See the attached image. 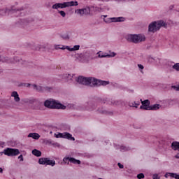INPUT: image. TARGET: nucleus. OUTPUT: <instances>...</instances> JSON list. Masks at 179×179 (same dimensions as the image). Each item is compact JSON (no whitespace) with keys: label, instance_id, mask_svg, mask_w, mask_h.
<instances>
[{"label":"nucleus","instance_id":"obj_26","mask_svg":"<svg viewBox=\"0 0 179 179\" xmlns=\"http://www.w3.org/2000/svg\"><path fill=\"white\" fill-rule=\"evenodd\" d=\"M7 13H8V10L6 9H1V10H0V15L1 16H6Z\"/></svg>","mask_w":179,"mask_h":179},{"label":"nucleus","instance_id":"obj_10","mask_svg":"<svg viewBox=\"0 0 179 179\" xmlns=\"http://www.w3.org/2000/svg\"><path fill=\"white\" fill-rule=\"evenodd\" d=\"M142 106H140L141 110H149L150 108V101L148 99H145L144 101H142L141 99Z\"/></svg>","mask_w":179,"mask_h":179},{"label":"nucleus","instance_id":"obj_17","mask_svg":"<svg viewBox=\"0 0 179 179\" xmlns=\"http://www.w3.org/2000/svg\"><path fill=\"white\" fill-rule=\"evenodd\" d=\"M32 155H34V156H36V157H40V156H41V151L34 149L32 150Z\"/></svg>","mask_w":179,"mask_h":179},{"label":"nucleus","instance_id":"obj_44","mask_svg":"<svg viewBox=\"0 0 179 179\" xmlns=\"http://www.w3.org/2000/svg\"><path fill=\"white\" fill-rule=\"evenodd\" d=\"M103 16L104 19H106V17H107V15H102Z\"/></svg>","mask_w":179,"mask_h":179},{"label":"nucleus","instance_id":"obj_22","mask_svg":"<svg viewBox=\"0 0 179 179\" xmlns=\"http://www.w3.org/2000/svg\"><path fill=\"white\" fill-rule=\"evenodd\" d=\"M120 152H128V150H129V147H127L125 145H121L120 147Z\"/></svg>","mask_w":179,"mask_h":179},{"label":"nucleus","instance_id":"obj_23","mask_svg":"<svg viewBox=\"0 0 179 179\" xmlns=\"http://www.w3.org/2000/svg\"><path fill=\"white\" fill-rule=\"evenodd\" d=\"M34 89H36L37 92H43V87L41 86H37L36 84H34L33 85Z\"/></svg>","mask_w":179,"mask_h":179},{"label":"nucleus","instance_id":"obj_3","mask_svg":"<svg viewBox=\"0 0 179 179\" xmlns=\"http://www.w3.org/2000/svg\"><path fill=\"white\" fill-rule=\"evenodd\" d=\"M160 27H167V24L163 20L155 21L149 24L148 31L155 33L157 30H160Z\"/></svg>","mask_w":179,"mask_h":179},{"label":"nucleus","instance_id":"obj_1","mask_svg":"<svg viewBox=\"0 0 179 179\" xmlns=\"http://www.w3.org/2000/svg\"><path fill=\"white\" fill-rule=\"evenodd\" d=\"M76 82L80 83V85H84L85 86H89V85H90V86L99 87L107 86V85H110L109 81L101 80L92 77L86 78L82 76L78 77Z\"/></svg>","mask_w":179,"mask_h":179},{"label":"nucleus","instance_id":"obj_41","mask_svg":"<svg viewBox=\"0 0 179 179\" xmlns=\"http://www.w3.org/2000/svg\"><path fill=\"white\" fill-rule=\"evenodd\" d=\"M0 173H3V169H2V168H0Z\"/></svg>","mask_w":179,"mask_h":179},{"label":"nucleus","instance_id":"obj_5","mask_svg":"<svg viewBox=\"0 0 179 179\" xmlns=\"http://www.w3.org/2000/svg\"><path fill=\"white\" fill-rule=\"evenodd\" d=\"M145 40H146V38H145V36L142 34H131L127 36V41L131 43H134L135 44L142 43V41H145Z\"/></svg>","mask_w":179,"mask_h":179},{"label":"nucleus","instance_id":"obj_43","mask_svg":"<svg viewBox=\"0 0 179 179\" xmlns=\"http://www.w3.org/2000/svg\"><path fill=\"white\" fill-rule=\"evenodd\" d=\"M27 87H30V84H29V83L27 84Z\"/></svg>","mask_w":179,"mask_h":179},{"label":"nucleus","instance_id":"obj_2","mask_svg":"<svg viewBox=\"0 0 179 179\" xmlns=\"http://www.w3.org/2000/svg\"><path fill=\"white\" fill-rule=\"evenodd\" d=\"M44 106L47 108H50L51 110H65V108H66L65 105H63L55 100H46L44 102Z\"/></svg>","mask_w":179,"mask_h":179},{"label":"nucleus","instance_id":"obj_29","mask_svg":"<svg viewBox=\"0 0 179 179\" xmlns=\"http://www.w3.org/2000/svg\"><path fill=\"white\" fill-rule=\"evenodd\" d=\"M55 137H56V138H63V137H64L63 133H59L58 134H55Z\"/></svg>","mask_w":179,"mask_h":179},{"label":"nucleus","instance_id":"obj_16","mask_svg":"<svg viewBox=\"0 0 179 179\" xmlns=\"http://www.w3.org/2000/svg\"><path fill=\"white\" fill-rule=\"evenodd\" d=\"M91 10L92 12L96 13L97 12H101V10H103V8L97 6H92Z\"/></svg>","mask_w":179,"mask_h":179},{"label":"nucleus","instance_id":"obj_35","mask_svg":"<svg viewBox=\"0 0 179 179\" xmlns=\"http://www.w3.org/2000/svg\"><path fill=\"white\" fill-rule=\"evenodd\" d=\"M153 61H155V59H153V57L148 58V62H153Z\"/></svg>","mask_w":179,"mask_h":179},{"label":"nucleus","instance_id":"obj_31","mask_svg":"<svg viewBox=\"0 0 179 179\" xmlns=\"http://www.w3.org/2000/svg\"><path fill=\"white\" fill-rule=\"evenodd\" d=\"M73 48L74 49V51H78V50H79V48H80V45H76L73 47Z\"/></svg>","mask_w":179,"mask_h":179},{"label":"nucleus","instance_id":"obj_45","mask_svg":"<svg viewBox=\"0 0 179 179\" xmlns=\"http://www.w3.org/2000/svg\"><path fill=\"white\" fill-rule=\"evenodd\" d=\"M176 90H179V86L178 87H176Z\"/></svg>","mask_w":179,"mask_h":179},{"label":"nucleus","instance_id":"obj_37","mask_svg":"<svg viewBox=\"0 0 179 179\" xmlns=\"http://www.w3.org/2000/svg\"><path fill=\"white\" fill-rule=\"evenodd\" d=\"M44 89L48 92H50L51 90V87H45Z\"/></svg>","mask_w":179,"mask_h":179},{"label":"nucleus","instance_id":"obj_8","mask_svg":"<svg viewBox=\"0 0 179 179\" xmlns=\"http://www.w3.org/2000/svg\"><path fill=\"white\" fill-rule=\"evenodd\" d=\"M38 163L39 164H47V166H52V167H54L55 165V161L51 160L49 158H40Z\"/></svg>","mask_w":179,"mask_h":179},{"label":"nucleus","instance_id":"obj_30","mask_svg":"<svg viewBox=\"0 0 179 179\" xmlns=\"http://www.w3.org/2000/svg\"><path fill=\"white\" fill-rule=\"evenodd\" d=\"M58 12H59V13H60V15H61V16H62V17H65V16H66V13H65L64 11L59 10Z\"/></svg>","mask_w":179,"mask_h":179},{"label":"nucleus","instance_id":"obj_28","mask_svg":"<svg viewBox=\"0 0 179 179\" xmlns=\"http://www.w3.org/2000/svg\"><path fill=\"white\" fill-rule=\"evenodd\" d=\"M137 178L138 179H143L145 178V174L143 173H139L137 175Z\"/></svg>","mask_w":179,"mask_h":179},{"label":"nucleus","instance_id":"obj_34","mask_svg":"<svg viewBox=\"0 0 179 179\" xmlns=\"http://www.w3.org/2000/svg\"><path fill=\"white\" fill-rule=\"evenodd\" d=\"M117 166L120 169H124V165L121 164V163H117Z\"/></svg>","mask_w":179,"mask_h":179},{"label":"nucleus","instance_id":"obj_11","mask_svg":"<svg viewBox=\"0 0 179 179\" xmlns=\"http://www.w3.org/2000/svg\"><path fill=\"white\" fill-rule=\"evenodd\" d=\"M11 97H14V101L16 103H19L20 101V97H19V94H17V92L13 91L11 93Z\"/></svg>","mask_w":179,"mask_h":179},{"label":"nucleus","instance_id":"obj_47","mask_svg":"<svg viewBox=\"0 0 179 179\" xmlns=\"http://www.w3.org/2000/svg\"><path fill=\"white\" fill-rule=\"evenodd\" d=\"M115 1H125V0H115Z\"/></svg>","mask_w":179,"mask_h":179},{"label":"nucleus","instance_id":"obj_36","mask_svg":"<svg viewBox=\"0 0 179 179\" xmlns=\"http://www.w3.org/2000/svg\"><path fill=\"white\" fill-rule=\"evenodd\" d=\"M18 159H20V162H23V155H20L18 157Z\"/></svg>","mask_w":179,"mask_h":179},{"label":"nucleus","instance_id":"obj_14","mask_svg":"<svg viewBox=\"0 0 179 179\" xmlns=\"http://www.w3.org/2000/svg\"><path fill=\"white\" fill-rule=\"evenodd\" d=\"M98 54H99V58H106V57H114L115 55H117V54H115V52H111L110 55L109 54L101 55L100 54V52H99Z\"/></svg>","mask_w":179,"mask_h":179},{"label":"nucleus","instance_id":"obj_32","mask_svg":"<svg viewBox=\"0 0 179 179\" xmlns=\"http://www.w3.org/2000/svg\"><path fill=\"white\" fill-rule=\"evenodd\" d=\"M66 50H68L69 51H75V50L73 49V48H70L69 46L66 47Z\"/></svg>","mask_w":179,"mask_h":179},{"label":"nucleus","instance_id":"obj_27","mask_svg":"<svg viewBox=\"0 0 179 179\" xmlns=\"http://www.w3.org/2000/svg\"><path fill=\"white\" fill-rule=\"evenodd\" d=\"M173 68L175 69V71H179V63H176L173 66Z\"/></svg>","mask_w":179,"mask_h":179},{"label":"nucleus","instance_id":"obj_19","mask_svg":"<svg viewBox=\"0 0 179 179\" xmlns=\"http://www.w3.org/2000/svg\"><path fill=\"white\" fill-rule=\"evenodd\" d=\"M159 108H160V104L157 103V104L150 106V108L148 110H159Z\"/></svg>","mask_w":179,"mask_h":179},{"label":"nucleus","instance_id":"obj_50","mask_svg":"<svg viewBox=\"0 0 179 179\" xmlns=\"http://www.w3.org/2000/svg\"><path fill=\"white\" fill-rule=\"evenodd\" d=\"M113 104H115V103H113Z\"/></svg>","mask_w":179,"mask_h":179},{"label":"nucleus","instance_id":"obj_13","mask_svg":"<svg viewBox=\"0 0 179 179\" xmlns=\"http://www.w3.org/2000/svg\"><path fill=\"white\" fill-rule=\"evenodd\" d=\"M171 148L173 149V150H178V152H179V142L173 141L171 143Z\"/></svg>","mask_w":179,"mask_h":179},{"label":"nucleus","instance_id":"obj_24","mask_svg":"<svg viewBox=\"0 0 179 179\" xmlns=\"http://www.w3.org/2000/svg\"><path fill=\"white\" fill-rule=\"evenodd\" d=\"M76 13H78V15H80L81 16H83V15H85V10L84 8L78 9L76 10Z\"/></svg>","mask_w":179,"mask_h":179},{"label":"nucleus","instance_id":"obj_12","mask_svg":"<svg viewBox=\"0 0 179 179\" xmlns=\"http://www.w3.org/2000/svg\"><path fill=\"white\" fill-rule=\"evenodd\" d=\"M63 138L64 139H69L70 141H75V138L72 137V134H71L68 132L63 133Z\"/></svg>","mask_w":179,"mask_h":179},{"label":"nucleus","instance_id":"obj_38","mask_svg":"<svg viewBox=\"0 0 179 179\" xmlns=\"http://www.w3.org/2000/svg\"><path fill=\"white\" fill-rule=\"evenodd\" d=\"M138 68L140 69H143V65H142V64H138Z\"/></svg>","mask_w":179,"mask_h":179},{"label":"nucleus","instance_id":"obj_20","mask_svg":"<svg viewBox=\"0 0 179 179\" xmlns=\"http://www.w3.org/2000/svg\"><path fill=\"white\" fill-rule=\"evenodd\" d=\"M84 9V13L85 15H91L92 13V7H87Z\"/></svg>","mask_w":179,"mask_h":179},{"label":"nucleus","instance_id":"obj_46","mask_svg":"<svg viewBox=\"0 0 179 179\" xmlns=\"http://www.w3.org/2000/svg\"><path fill=\"white\" fill-rule=\"evenodd\" d=\"M101 114H104L105 111H101Z\"/></svg>","mask_w":179,"mask_h":179},{"label":"nucleus","instance_id":"obj_18","mask_svg":"<svg viewBox=\"0 0 179 179\" xmlns=\"http://www.w3.org/2000/svg\"><path fill=\"white\" fill-rule=\"evenodd\" d=\"M72 78H73V76H72L71 74H64L63 76V79H66L67 82L69 80H72Z\"/></svg>","mask_w":179,"mask_h":179},{"label":"nucleus","instance_id":"obj_9","mask_svg":"<svg viewBox=\"0 0 179 179\" xmlns=\"http://www.w3.org/2000/svg\"><path fill=\"white\" fill-rule=\"evenodd\" d=\"M68 161L70 162V163H73V164H80V160L76 159L73 157H65L63 159V162L64 163H65V164H66V163L67 164H69V162H68Z\"/></svg>","mask_w":179,"mask_h":179},{"label":"nucleus","instance_id":"obj_33","mask_svg":"<svg viewBox=\"0 0 179 179\" xmlns=\"http://www.w3.org/2000/svg\"><path fill=\"white\" fill-rule=\"evenodd\" d=\"M55 49H56V50H64V48H61V47H59V45H56V46H55Z\"/></svg>","mask_w":179,"mask_h":179},{"label":"nucleus","instance_id":"obj_49","mask_svg":"<svg viewBox=\"0 0 179 179\" xmlns=\"http://www.w3.org/2000/svg\"><path fill=\"white\" fill-rule=\"evenodd\" d=\"M166 178H167V174L165 175Z\"/></svg>","mask_w":179,"mask_h":179},{"label":"nucleus","instance_id":"obj_25","mask_svg":"<svg viewBox=\"0 0 179 179\" xmlns=\"http://www.w3.org/2000/svg\"><path fill=\"white\" fill-rule=\"evenodd\" d=\"M168 174L170 177H172V178L179 179V175L177 173H169Z\"/></svg>","mask_w":179,"mask_h":179},{"label":"nucleus","instance_id":"obj_42","mask_svg":"<svg viewBox=\"0 0 179 179\" xmlns=\"http://www.w3.org/2000/svg\"><path fill=\"white\" fill-rule=\"evenodd\" d=\"M103 1V2H108V0H101Z\"/></svg>","mask_w":179,"mask_h":179},{"label":"nucleus","instance_id":"obj_21","mask_svg":"<svg viewBox=\"0 0 179 179\" xmlns=\"http://www.w3.org/2000/svg\"><path fill=\"white\" fill-rule=\"evenodd\" d=\"M139 103H136L135 101L129 103V107H134L135 108H138V107H139Z\"/></svg>","mask_w":179,"mask_h":179},{"label":"nucleus","instance_id":"obj_15","mask_svg":"<svg viewBox=\"0 0 179 179\" xmlns=\"http://www.w3.org/2000/svg\"><path fill=\"white\" fill-rule=\"evenodd\" d=\"M28 138H33V139H40V134L37 133H30L28 135Z\"/></svg>","mask_w":179,"mask_h":179},{"label":"nucleus","instance_id":"obj_40","mask_svg":"<svg viewBox=\"0 0 179 179\" xmlns=\"http://www.w3.org/2000/svg\"><path fill=\"white\" fill-rule=\"evenodd\" d=\"M47 143L51 144V143H52V142L50 140H48V141H47Z\"/></svg>","mask_w":179,"mask_h":179},{"label":"nucleus","instance_id":"obj_4","mask_svg":"<svg viewBox=\"0 0 179 179\" xmlns=\"http://www.w3.org/2000/svg\"><path fill=\"white\" fill-rule=\"evenodd\" d=\"M69 6H78V1L56 3L52 6V9H64V8H69Z\"/></svg>","mask_w":179,"mask_h":179},{"label":"nucleus","instance_id":"obj_6","mask_svg":"<svg viewBox=\"0 0 179 179\" xmlns=\"http://www.w3.org/2000/svg\"><path fill=\"white\" fill-rule=\"evenodd\" d=\"M3 154L6 156L12 157L13 156H17L18 155H20V151H19V149L7 148L4 149L2 152H0V155Z\"/></svg>","mask_w":179,"mask_h":179},{"label":"nucleus","instance_id":"obj_7","mask_svg":"<svg viewBox=\"0 0 179 179\" xmlns=\"http://www.w3.org/2000/svg\"><path fill=\"white\" fill-rule=\"evenodd\" d=\"M105 23H117L118 22H125V18L124 17H108L103 18Z\"/></svg>","mask_w":179,"mask_h":179},{"label":"nucleus","instance_id":"obj_39","mask_svg":"<svg viewBox=\"0 0 179 179\" xmlns=\"http://www.w3.org/2000/svg\"><path fill=\"white\" fill-rule=\"evenodd\" d=\"M176 159H179V152L175 155Z\"/></svg>","mask_w":179,"mask_h":179},{"label":"nucleus","instance_id":"obj_48","mask_svg":"<svg viewBox=\"0 0 179 179\" xmlns=\"http://www.w3.org/2000/svg\"><path fill=\"white\" fill-rule=\"evenodd\" d=\"M17 10L19 12V11L22 10V9H20V10Z\"/></svg>","mask_w":179,"mask_h":179}]
</instances>
